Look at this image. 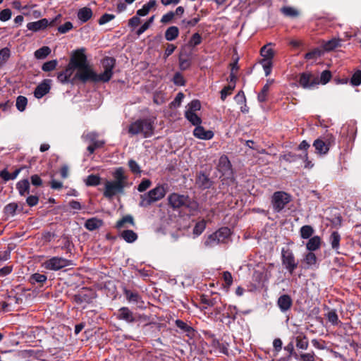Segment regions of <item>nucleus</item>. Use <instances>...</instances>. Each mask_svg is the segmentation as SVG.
Instances as JSON below:
<instances>
[{
  "mask_svg": "<svg viewBox=\"0 0 361 361\" xmlns=\"http://www.w3.org/2000/svg\"><path fill=\"white\" fill-rule=\"evenodd\" d=\"M281 262L287 271L291 275L298 267V261L293 251L288 248L283 247L281 249Z\"/></svg>",
  "mask_w": 361,
  "mask_h": 361,
  "instance_id": "obj_6",
  "label": "nucleus"
},
{
  "mask_svg": "<svg viewBox=\"0 0 361 361\" xmlns=\"http://www.w3.org/2000/svg\"><path fill=\"white\" fill-rule=\"evenodd\" d=\"M206 228V221L202 219V221H198L194 228H193V233L200 235L202 233V232L204 231Z\"/></svg>",
  "mask_w": 361,
  "mask_h": 361,
  "instance_id": "obj_55",
  "label": "nucleus"
},
{
  "mask_svg": "<svg viewBox=\"0 0 361 361\" xmlns=\"http://www.w3.org/2000/svg\"><path fill=\"white\" fill-rule=\"evenodd\" d=\"M113 180H106L104 183V197L111 200L117 195H123L125 188L128 186V176L123 167H118L112 173Z\"/></svg>",
  "mask_w": 361,
  "mask_h": 361,
  "instance_id": "obj_1",
  "label": "nucleus"
},
{
  "mask_svg": "<svg viewBox=\"0 0 361 361\" xmlns=\"http://www.w3.org/2000/svg\"><path fill=\"white\" fill-rule=\"evenodd\" d=\"M49 25V20L47 18H42L39 20L28 23L27 28L33 32H38L45 30Z\"/></svg>",
  "mask_w": 361,
  "mask_h": 361,
  "instance_id": "obj_20",
  "label": "nucleus"
},
{
  "mask_svg": "<svg viewBox=\"0 0 361 361\" xmlns=\"http://www.w3.org/2000/svg\"><path fill=\"white\" fill-rule=\"evenodd\" d=\"M339 47H341V40L335 38L324 42L322 45L323 49L326 51H332Z\"/></svg>",
  "mask_w": 361,
  "mask_h": 361,
  "instance_id": "obj_36",
  "label": "nucleus"
},
{
  "mask_svg": "<svg viewBox=\"0 0 361 361\" xmlns=\"http://www.w3.org/2000/svg\"><path fill=\"white\" fill-rule=\"evenodd\" d=\"M102 66L104 71L102 73L99 74L100 80L102 82H107L113 76V70L116 66V59L114 57L106 56L102 61Z\"/></svg>",
  "mask_w": 361,
  "mask_h": 361,
  "instance_id": "obj_12",
  "label": "nucleus"
},
{
  "mask_svg": "<svg viewBox=\"0 0 361 361\" xmlns=\"http://www.w3.org/2000/svg\"><path fill=\"white\" fill-rule=\"evenodd\" d=\"M16 211H19L20 212H22L23 207L19 209L18 204L16 202L9 203L4 208V213L12 216H15Z\"/></svg>",
  "mask_w": 361,
  "mask_h": 361,
  "instance_id": "obj_37",
  "label": "nucleus"
},
{
  "mask_svg": "<svg viewBox=\"0 0 361 361\" xmlns=\"http://www.w3.org/2000/svg\"><path fill=\"white\" fill-rule=\"evenodd\" d=\"M92 16V11L89 7H83L80 8L77 14L78 18L83 23L90 20Z\"/></svg>",
  "mask_w": 361,
  "mask_h": 361,
  "instance_id": "obj_25",
  "label": "nucleus"
},
{
  "mask_svg": "<svg viewBox=\"0 0 361 361\" xmlns=\"http://www.w3.org/2000/svg\"><path fill=\"white\" fill-rule=\"evenodd\" d=\"M120 237L128 243H133L137 240V234L133 230L126 229L120 233Z\"/></svg>",
  "mask_w": 361,
  "mask_h": 361,
  "instance_id": "obj_29",
  "label": "nucleus"
},
{
  "mask_svg": "<svg viewBox=\"0 0 361 361\" xmlns=\"http://www.w3.org/2000/svg\"><path fill=\"white\" fill-rule=\"evenodd\" d=\"M313 228L310 225H305L300 229V236L303 239H310L314 233Z\"/></svg>",
  "mask_w": 361,
  "mask_h": 361,
  "instance_id": "obj_43",
  "label": "nucleus"
},
{
  "mask_svg": "<svg viewBox=\"0 0 361 361\" xmlns=\"http://www.w3.org/2000/svg\"><path fill=\"white\" fill-rule=\"evenodd\" d=\"M300 158H302V155H298L291 152L280 156V160H283L288 163L295 162Z\"/></svg>",
  "mask_w": 361,
  "mask_h": 361,
  "instance_id": "obj_42",
  "label": "nucleus"
},
{
  "mask_svg": "<svg viewBox=\"0 0 361 361\" xmlns=\"http://www.w3.org/2000/svg\"><path fill=\"white\" fill-rule=\"evenodd\" d=\"M175 324L176 327L179 329L178 331H177L180 334H185V336H187L190 338H192L195 336V330L188 323L185 322L181 319H176L175 321Z\"/></svg>",
  "mask_w": 361,
  "mask_h": 361,
  "instance_id": "obj_18",
  "label": "nucleus"
},
{
  "mask_svg": "<svg viewBox=\"0 0 361 361\" xmlns=\"http://www.w3.org/2000/svg\"><path fill=\"white\" fill-rule=\"evenodd\" d=\"M85 182L87 186H97L101 183V178L98 175L91 174L86 178Z\"/></svg>",
  "mask_w": 361,
  "mask_h": 361,
  "instance_id": "obj_45",
  "label": "nucleus"
},
{
  "mask_svg": "<svg viewBox=\"0 0 361 361\" xmlns=\"http://www.w3.org/2000/svg\"><path fill=\"white\" fill-rule=\"evenodd\" d=\"M218 238L217 240L224 243L231 235V230L228 227H221L215 232V236Z\"/></svg>",
  "mask_w": 361,
  "mask_h": 361,
  "instance_id": "obj_34",
  "label": "nucleus"
},
{
  "mask_svg": "<svg viewBox=\"0 0 361 361\" xmlns=\"http://www.w3.org/2000/svg\"><path fill=\"white\" fill-rule=\"evenodd\" d=\"M23 299L15 295H9L8 296V302H3L1 305L4 310H10L8 307L12 305L20 304Z\"/></svg>",
  "mask_w": 361,
  "mask_h": 361,
  "instance_id": "obj_33",
  "label": "nucleus"
},
{
  "mask_svg": "<svg viewBox=\"0 0 361 361\" xmlns=\"http://www.w3.org/2000/svg\"><path fill=\"white\" fill-rule=\"evenodd\" d=\"M86 48L81 47L73 50L71 54L70 61L68 64L73 70L89 63L86 55Z\"/></svg>",
  "mask_w": 361,
  "mask_h": 361,
  "instance_id": "obj_7",
  "label": "nucleus"
},
{
  "mask_svg": "<svg viewBox=\"0 0 361 361\" xmlns=\"http://www.w3.org/2000/svg\"><path fill=\"white\" fill-rule=\"evenodd\" d=\"M72 264L71 260L59 257H53L44 262V268L51 271H58Z\"/></svg>",
  "mask_w": 361,
  "mask_h": 361,
  "instance_id": "obj_11",
  "label": "nucleus"
},
{
  "mask_svg": "<svg viewBox=\"0 0 361 361\" xmlns=\"http://www.w3.org/2000/svg\"><path fill=\"white\" fill-rule=\"evenodd\" d=\"M303 262L305 264V269H314L318 268L317 257L312 252H308L304 255Z\"/></svg>",
  "mask_w": 361,
  "mask_h": 361,
  "instance_id": "obj_21",
  "label": "nucleus"
},
{
  "mask_svg": "<svg viewBox=\"0 0 361 361\" xmlns=\"http://www.w3.org/2000/svg\"><path fill=\"white\" fill-rule=\"evenodd\" d=\"M325 317L334 326H337L341 323L336 310H329L326 314H325Z\"/></svg>",
  "mask_w": 361,
  "mask_h": 361,
  "instance_id": "obj_41",
  "label": "nucleus"
},
{
  "mask_svg": "<svg viewBox=\"0 0 361 361\" xmlns=\"http://www.w3.org/2000/svg\"><path fill=\"white\" fill-rule=\"evenodd\" d=\"M313 147L315 148L316 153L319 154H326L329 150V148L326 145L325 142L320 138L314 141Z\"/></svg>",
  "mask_w": 361,
  "mask_h": 361,
  "instance_id": "obj_28",
  "label": "nucleus"
},
{
  "mask_svg": "<svg viewBox=\"0 0 361 361\" xmlns=\"http://www.w3.org/2000/svg\"><path fill=\"white\" fill-rule=\"evenodd\" d=\"M114 316L118 320L124 321L128 324L135 323L138 321V317H142L140 314L137 316V314H134L128 307L119 308L117 312L114 313Z\"/></svg>",
  "mask_w": 361,
  "mask_h": 361,
  "instance_id": "obj_13",
  "label": "nucleus"
},
{
  "mask_svg": "<svg viewBox=\"0 0 361 361\" xmlns=\"http://www.w3.org/2000/svg\"><path fill=\"white\" fill-rule=\"evenodd\" d=\"M11 56V51L8 47L0 49L1 63H5Z\"/></svg>",
  "mask_w": 361,
  "mask_h": 361,
  "instance_id": "obj_63",
  "label": "nucleus"
},
{
  "mask_svg": "<svg viewBox=\"0 0 361 361\" xmlns=\"http://www.w3.org/2000/svg\"><path fill=\"white\" fill-rule=\"evenodd\" d=\"M260 63L264 68L265 75H270L272 68V59H262Z\"/></svg>",
  "mask_w": 361,
  "mask_h": 361,
  "instance_id": "obj_53",
  "label": "nucleus"
},
{
  "mask_svg": "<svg viewBox=\"0 0 361 361\" xmlns=\"http://www.w3.org/2000/svg\"><path fill=\"white\" fill-rule=\"evenodd\" d=\"M169 204L173 209H180L182 207L189 208L191 204V200L188 195H180L176 192L171 194L168 197Z\"/></svg>",
  "mask_w": 361,
  "mask_h": 361,
  "instance_id": "obj_9",
  "label": "nucleus"
},
{
  "mask_svg": "<svg viewBox=\"0 0 361 361\" xmlns=\"http://www.w3.org/2000/svg\"><path fill=\"white\" fill-rule=\"evenodd\" d=\"M173 82L175 85L178 86H184L185 85V80L180 73H176L173 78Z\"/></svg>",
  "mask_w": 361,
  "mask_h": 361,
  "instance_id": "obj_60",
  "label": "nucleus"
},
{
  "mask_svg": "<svg viewBox=\"0 0 361 361\" xmlns=\"http://www.w3.org/2000/svg\"><path fill=\"white\" fill-rule=\"evenodd\" d=\"M331 73L329 70H325L322 72L320 79L319 80V83H322V85H326L329 82L331 78Z\"/></svg>",
  "mask_w": 361,
  "mask_h": 361,
  "instance_id": "obj_57",
  "label": "nucleus"
},
{
  "mask_svg": "<svg viewBox=\"0 0 361 361\" xmlns=\"http://www.w3.org/2000/svg\"><path fill=\"white\" fill-rule=\"evenodd\" d=\"M234 89L235 88L231 87V85H226L220 92L221 99L225 101L226 97L232 94Z\"/></svg>",
  "mask_w": 361,
  "mask_h": 361,
  "instance_id": "obj_58",
  "label": "nucleus"
},
{
  "mask_svg": "<svg viewBox=\"0 0 361 361\" xmlns=\"http://www.w3.org/2000/svg\"><path fill=\"white\" fill-rule=\"evenodd\" d=\"M341 235L338 231H333L329 237V242L333 250L340 253L338 250L340 247Z\"/></svg>",
  "mask_w": 361,
  "mask_h": 361,
  "instance_id": "obj_32",
  "label": "nucleus"
},
{
  "mask_svg": "<svg viewBox=\"0 0 361 361\" xmlns=\"http://www.w3.org/2000/svg\"><path fill=\"white\" fill-rule=\"evenodd\" d=\"M292 197L284 191L274 192L271 196V204L274 212H281L290 202Z\"/></svg>",
  "mask_w": 361,
  "mask_h": 361,
  "instance_id": "obj_5",
  "label": "nucleus"
},
{
  "mask_svg": "<svg viewBox=\"0 0 361 361\" xmlns=\"http://www.w3.org/2000/svg\"><path fill=\"white\" fill-rule=\"evenodd\" d=\"M152 185V182L149 179L144 178L142 180L140 183L137 186V190L140 192L145 191Z\"/></svg>",
  "mask_w": 361,
  "mask_h": 361,
  "instance_id": "obj_64",
  "label": "nucleus"
},
{
  "mask_svg": "<svg viewBox=\"0 0 361 361\" xmlns=\"http://www.w3.org/2000/svg\"><path fill=\"white\" fill-rule=\"evenodd\" d=\"M195 183L200 189L206 190L212 186L213 181L209 178V175L201 171L196 174Z\"/></svg>",
  "mask_w": 361,
  "mask_h": 361,
  "instance_id": "obj_15",
  "label": "nucleus"
},
{
  "mask_svg": "<svg viewBox=\"0 0 361 361\" xmlns=\"http://www.w3.org/2000/svg\"><path fill=\"white\" fill-rule=\"evenodd\" d=\"M298 82L300 85L305 89L312 88L319 84V78L314 77L310 73L304 72L300 73Z\"/></svg>",
  "mask_w": 361,
  "mask_h": 361,
  "instance_id": "obj_14",
  "label": "nucleus"
},
{
  "mask_svg": "<svg viewBox=\"0 0 361 361\" xmlns=\"http://www.w3.org/2000/svg\"><path fill=\"white\" fill-rule=\"evenodd\" d=\"M309 345L308 339L305 336L296 337V347L299 349L306 350Z\"/></svg>",
  "mask_w": 361,
  "mask_h": 361,
  "instance_id": "obj_46",
  "label": "nucleus"
},
{
  "mask_svg": "<svg viewBox=\"0 0 361 361\" xmlns=\"http://www.w3.org/2000/svg\"><path fill=\"white\" fill-rule=\"evenodd\" d=\"M130 224L132 226L135 225V221L133 217L131 215H126L123 217H122L121 219H119L116 225L115 228L118 230L125 227L126 224Z\"/></svg>",
  "mask_w": 361,
  "mask_h": 361,
  "instance_id": "obj_38",
  "label": "nucleus"
},
{
  "mask_svg": "<svg viewBox=\"0 0 361 361\" xmlns=\"http://www.w3.org/2000/svg\"><path fill=\"white\" fill-rule=\"evenodd\" d=\"M168 190L167 184L157 185L154 188L149 192L140 195V201L139 206L141 207H148L154 202H156L164 197Z\"/></svg>",
  "mask_w": 361,
  "mask_h": 361,
  "instance_id": "obj_3",
  "label": "nucleus"
},
{
  "mask_svg": "<svg viewBox=\"0 0 361 361\" xmlns=\"http://www.w3.org/2000/svg\"><path fill=\"white\" fill-rule=\"evenodd\" d=\"M202 42V36L198 33H194L188 41V45L190 47L194 48L196 46L200 44Z\"/></svg>",
  "mask_w": 361,
  "mask_h": 361,
  "instance_id": "obj_48",
  "label": "nucleus"
},
{
  "mask_svg": "<svg viewBox=\"0 0 361 361\" xmlns=\"http://www.w3.org/2000/svg\"><path fill=\"white\" fill-rule=\"evenodd\" d=\"M188 109L186 111H190L191 112L195 113L199 111L201 108L200 102L198 99H194L188 104Z\"/></svg>",
  "mask_w": 361,
  "mask_h": 361,
  "instance_id": "obj_61",
  "label": "nucleus"
},
{
  "mask_svg": "<svg viewBox=\"0 0 361 361\" xmlns=\"http://www.w3.org/2000/svg\"><path fill=\"white\" fill-rule=\"evenodd\" d=\"M178 27L173 25L166 29L164 33V37L167 41H173L178 37Z\"/></svg>",
  "mask_w": 361,
  "mask_h": 361,
  "instance_id": "obj_31",
  "label": "nucleus"
},
{
  "mask_svg": "<svg viewBox=\"0 0 361 361\" xmlns=\"http://www.w3.org/2000/svg\"><path fill=\"white\" fill-rule=\"evenodd\" d=\"M154 121L149 118L138 119L133 122L128 127L129 134L131 135L142 134L145 138L152 137L154 134Z\"/></svg>",
  "mask_w": 361,
  "mask_h": 361,
  "instance_id": "obj_2",
  "label": "nucleus"
},
{
  "mask_svg": "<svg viewBox=\"0 0 361 361\" xmlns=\"http://www.w3.org/2000/svg\"><path fill=\"white\" fill-rule=\"evenodd\" d=\"M51 53L49 47L44 46L35 51V57L37 59H45Z\"/></svg>",
  "mask_w": 361,
  "mask_h": 361,
  "instance_id": "obj_44",
  "label": "nucleus"
},
{
  "mask_svg": "<svg viewBox=\"0 0 361 361\" xmlns=\"http://www.w3.org/2000/svg\"><path fill=\"white\" fill-rule=\"evenodd\" d=\"M269 92L268 85H264L262 90L258 93L257 100L260 103H263L267 101V97Z\"/></svg>",
  "mask_w": 361,
  "mask_h": 361,
  "instance_id": "obj_50",
  "label": "nucleus"
},
{
  "mask_svg": "<svg viewBox=\"0 0 361 361\" xmlns=\"http://www.w3.org/2000/svg\"><path fill=\"white\" fill-rule=\"evenodd\" d=\"M74 302L77 304H82L83 302H92V297L86 293H78L73 295Z\"/></svg>",
  "mask_w": 361,
  "mask_h": 361,
  "instance_id": "obj_39",
  "label": "nucleus"
},
{
  "mask_svg": "<svg viewBox=\"0 0 361 361\" xmlns=\"http://www.w3.org/2000/svg\"><path fill=\"white\" fill-rule=\"evenodd\" d=\"M50 80H44L39 83L34 91V95L36 98L40 99L49 93L50 87Z\"/></svg>",
  "mask_w": 361,
  "mask_h": 361,
  "instance_id": "obj_19",
  "label": "nucleus"
},
{
  "mask_svg": "<svg viewBox=\"0 0 361 361\" xmlns=\"http://www.w3.org/2000/svg\"><path fill=\"white\" fill-rule=\"evenodd\" d=\"M122 291L128 303L135 305L138 309H144L145 307L142 297L137 290L122 286Z\"/></svg>",
  "mask_w": 361,
  "mask_h": 361,
  "instance_id": "obj_8",
  "label": "nucleus"
},
{
  "mask_svg": "<svg viewBox=\"0 0 361 361\" xmlns=\"http://www.w3.org/2000/svg\"><path fill=\"white\" fill-rule=\"evenodd\" d=\"M277 306L283 313L288 312L293 304L292 298L288 294L281 295L277 300Z\"/></svg>",
  "mask_w": 361,
  "mask_h": 361,
  "instance_id": "obj_16",
  "label": "nucleus"
},
{
  "mask_svg": "<svg viewBox=\"0 0 361 361\" xmlns=\"http://www.w3.org/2000/svg\"><path fill=\"white\" fill-rule=\"evenodd\" d=\"M322 239L318 235H314L309 239L306 244V248L309 252H314L320 248Z\"/></svg>",
  "mask_w": 361,
  "mask_h": 361,
  "instance_id": "obj_26",
  "label": "nucleus"
},
{
  "mask_svg": "<svg viewBox=\"0 0 361 361\" xmlns=\"http://www.w3.org/2000/svg\"><path fill=\"white\" fill-rule=\"evenodd\" d=\"M185 116L193 126H198L202 123L201 118L190 111H185Z\"/></svg>",
  "mask_w": 361,
  "mask_h": 361,
  "instance_id": "obj_40",
  "label": "nucleus"
},
{
  "mask_svg": "<svg viewBox=\"0 0 361 361\" xmlns=\"http://www.w3.org/2000/svg\"><path fill=\"white\" fill-rule=\"evenodd\" d=\"M271 43L263 46L260 49V54L262 59H272L274 56V51L270 47Z\"/></svg>",
  "mask_w": 361,
  "mask_h": 361,
  "instance_id": "obj_35",
  "label": "nucleus"
},
{
  "mask_svg": "<svg viewBox=\"0 0 361 361\" xmlns=\"http://www.w3.org/2000/svg\"><path fill=\"white\" fill-rule=\"evenodd\" d=\"M76 69L77 72L73 76V80H75V82L77 80L80 81L82 84H86L88 82L94 83L101 82L99 75L93 70L89 63Z\"/></svg>",
  "mask_w": 361,
  "mask_h": 361,
  "instance_id": "obj_4",
  "label": "nucleus"
},
{
  "mask_svg": "<svg viewBox=\"0 0 361 361\" xmlns=\"http://www.w3.org/2000/svg\"><path fill=\"white\" fill-rule=\"evenodd\" d=\"M350 83L353 86H358L361 84V71H356L351 77Z\"/></svg>",
  "mask_w": 361,
  "mask_h": 361,
  "instance_id": "obj_59",
  "label": "nucleus"
},
{
  "mask_svg": "<svg viewBox=\"0 0 361 361\" xmlns=\"http://www.w3.org/2000/svg\"><path fill=\"white\" fill-rule=\"evenodd\" d=\"M47 280V277L46 275L39 273H35L30 276L28 281L32 285L38 283L40 286H42Z\"/></svg>",
  "mask_w": 361,
  "mask_h": 361,
  "instance_id": "obj_30",
  "label": "nucleus"
},
{
  "mask_svg": "<svg viewBox=\"0 0 361 361\" xmlns=\"http://www.w3.org/2000/svg\"><path fill=\"white\" fill-rule=\"evenodd\" d=\"M281 11L286 16H288V17L295 18L299 15V13L297 10H295L294 8L290 7V6L283 7L281 8Z\"/></svg>",
  "mask_w": 361,
  "mask_h": 361,
  "instance_id": "obj_54",
  "label": "nucleus"
},
{
  "mask_svg": "<svg viewBox=\"0 0 361 361\" xmlns=\"http://www.w3.org/2000/svg\"><path fill=\"white\" fill-rule=\"evenodd\" d=\"M200 20V16L198 15L197 17L191 19V20H186L183 19L181 21V27L184 29H187L190 27H194L196 25Z\"/></svg>",
  "mask_w": 361,
  "mask_h": 361,
  "instance_id": "obj_49",
  "label": "nucleus"
},
{
  "mask_svg": "<svg viewBox=\"0 0 361 361\" xmlns=\"http://www.w3.org/2000/svg\"><path fill=\"white\" fill-rule=\"evenodd\" d=\"M216 169L225 179L233 178V170L231 163L226 155L223 154L219 157L216 164Z\"/></svg>",
  "mask_w": 361,
  "mask_h": 361,
  "instance_id": "obj_10",
  "label": "nucleus"
},
{
  "mask_svg": "<svg viewBox=\"0 0 361 361\" xmlns=\"http://www.w3.org/2000/svg\"><path fill=\"white\" fill-rule=\"evenodd\" d=\"M16 189L20 196H25L30 193V183L27 179H23L16 183Z\"/></svg>",
  "mask_w": 361,
  "mask_h": 361,
  "instance_id": "obj_24",
  "label": "nucleus"
},
{
  "mask_svg": "<svg viewBox=\"0 0 361 361\" xmlns=\"http://www.w3.org/2000/svg\"><path fill=\"white\" fill-rule=\"evenodd\" d=\"M237 314L238 309L236 306L228 305L226 309V312L222 314V317L228 319L226 325L229 326L235 321Z\"/></svg>",
  "mask_w": 361,
  "mask_h": 361,
  "instance_id": "obj_23",
  "label": "nucleus"
},
{
  "mask_svg": "<svg viewBox=\"0 0 361 361\" xmlns=\"http://www.w3.org/2000/svg\"><path fill=\"white\" fill-rule=\"evenodd\" d=\"M221 299L219 296L214 298H208L207 296L203 295L201 296V302L204 305H206L209 307H213L217 304L218 301H220Z\"/></svg>",
  "mask_w": 361,
  "mask_h": 361,
  "instance_id": "obj_47",
  "label": "nucleus"
},
{
  "mask_svg": "<svg viewBox=\"0 0 361 361\" xmlns=\"http://www.w3.org/2000/svg\"><path fill=\"white\" fill-rule=\"evenodd\" d=\"M193 135L202 140H210L214 137V133L212 130H207L200 125L196 126L193 130Z\"/></svg>",
  "mask_w": 361,
  "mask_h": 361,
  "instance_id": "obj_22",
  "label": "nucleus"
},
{
  "mask_svg": "<svg viewBox=\"0 0 361 361\" xmlns=\"http://www.w3.org/2000/svg\"><path fill=\"white\" fill-rule=\"evenodd\" d=\"M104 145V142L102 140L94 141L92 145L87 148L90 154H93L96 149L102 148Z\"/></svg>",
  "mask_w": 361,
  "mask_h": 361,
  "instance_id": "obj_62",
  "label": "nucleus"
},
{
  "mask_svg": "<svg viewBox=\"0 0 361 361\" xmlns=\"http://www.w3.org/2000/svg\"><path fill=\"white\" fill-rule=\"evenodd\" d=\"M58 65V61L56 59L51 60L45 62L42 66V70L44 72H49L54 70Z\"/></svg>",
  "mask_w": 361,
  "mask_h": 361,
  "instance_id": "obj_52",
  "label": "nucleus"
},
{
  "mask_svg": "<svg viewBox=\"0 0 361 361\" xmlns=\"http://www.w3.org/2000/svg\"><path fill=\"white\" fill-rule=\"evenodd\" d=\"M216 236L217 235L215 236V232L209 235L204 242L205 245L214 247L220 243L221 241L217 240L218 238Z\"/></svg>",
  "mask_w": 361,
  "mask_h": 361,
  "instance_id": "obj_56",
  "label": "nucleus"
},
{
  "mask_svg": "<svg viewBox=\"0 0 361 361\" xmlns=\"http://www.w3.org/2000/svg\"><path fill=\"white\" fill-rule=\"evenodd\" d=\"M103 221L102 219H99L96 217H92L87 219L85 223V227L90 231H94L103 226Z\"/></svg>",
  "mask_w": 361,
  "mask_h": 361,
  "instance_id": "obj_27",
  "label": "nucleus"
},
{
  "mask_svg": "<svg viewBox=\"0 0 361 361\" xmlns=\"http://www.w3.org/2000/svg\"><path fill=\"white\" fill-rule=\"evenodd\" d=\"M73 71L74 70L67 65L64 70L57 73L58 81L62 84H75L73 77H71L73 73Z\"/></svg>",
  "mask_w": 361,
  "mask_h": 361,
  "instance_id": "obj_17",
  "label": "nucleus"
},
{
  "mask_svg": "<svg viewBox=\"0 0 361 361\" xmlns=\"http://www.w3.org/2000/svg\"><path fill=\"white\" fill-rule=\"evenodd\" d=\"M27 104V99L24 96H18L16 99V108L20 111H23Z\"/></svg>",
  "mask_w": 361,
  "mask_h": 361,
  "instance_id": "obj_51",
  "label": "nucleus"
}]
</instances>
